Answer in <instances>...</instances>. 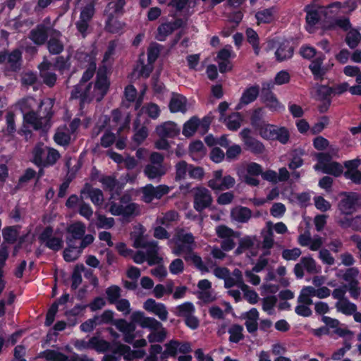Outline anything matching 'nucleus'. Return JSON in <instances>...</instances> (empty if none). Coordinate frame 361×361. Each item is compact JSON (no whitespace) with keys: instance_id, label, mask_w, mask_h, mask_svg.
<instances>
[{"instance_id":"obj_1","label":"nucleus","mask_w":361,"mask_h":361,"mask_svg":"<svg viewBox=\"0 0 361 361\" xmlns=\"http://www.w3.org/2000/svg\"><path fill=\"white\" fill-rule=\"evenodd\" d=\"M132 321L139 324L143 329H149L152 331L147 339L149 343H161L166 337V330L162 324L153 317H146L141 311L134 312L131 315Z\"/></svg>"},{"instance_id":"obj_2","label":"nucleus","mask_w":361,"mask_h":361,"mask_svg":"<svg viewBox=\"0 0 361 361\" xmlns=\"http://www.w3.org/2000/svg\"><path fill=\"white\" fill-rule=\"evenodd\" d=\"M54 100L47 99L42 101L39 104L38 113L30 111L24 114V121L32 126L33 128L39 130L49 126L50 121L54 115Z\"/></svg>"},{"instance_id":"obj_3","label":"nucleus","mask_w":361,"mask_h":361,"mask_svg":"<svg viewBox=\"0 0 361 361\" xmlns=\"http://www.w3.org/2000/svg\"><path fill=\"white\" fill-rule=\"evenodd\" d=\"M344 196L338 204V209L345 216L352 215L361 207V195L355 192H343Z\"/></svg>"},{"instance_id":"obj_4","label":"nucleus","mask_w":361,"mask_h":361,"mask_svg":"<svg viewBox=\"0 0 361 361\" xmlns=\"http://www.w3.org/2000/svg\"><path fill=\"white\" fill-rule=\"evenodd\" d=\"M193 207L197 212H202L212 205L213 199L208 189L197 186L193 188Z\"/></svg>"},{"instance_id":"obj_5","label":"nucleus","mask_w":361,"mask_h":361,"mask_svg":"<svg viewBox=\"0 0 361 361\" xmlns=\"http://www.w3.org/2000/svg\"><path fill=\"white\" fill-rule=\"evenodd\" d=\"M110 80L108 78V68L106 66H100L97 71L94 90L98 92L97 102H101L106 95L110 87Z\"/></svg>"},{"instance_id":"obj_6","label":"nucleus","mask_w":361,"mask_h":361,"mask_svg":"<svg viewBox=\"0 0 361 361\" xmlns=\"http://www.w3.org/2000/svg\"><path fill=\"white\" fill-rule=\"evenodd\" d=\"M95 13L94 4L90 2L82 8L79 20L75 23L77 30L81 34L83 38L87 35L89 23L94 17Z\"/></svg>"},{"instance_id":"obj_7","label":"nucleus","mask_w":361,"mask_h":361,"mask_svg":"<svg viewBox=\"0 0 361 361\" xmlns=\"http://www.w3.org/2000/svg\"><path fill=\"white\" fill-rule=\"evenodd\" d=\"M53 233V227L51 226H46L39 235L38 239L41 243H44L46 247L57 252L63 247V242L61 238L54 237Z\"/></svg>"},{"instance_id":"obj_8","label":"nucleus","mask_w":361,"mask_h":361,"mask_svg":"<svg viewBox=\"0 0 361 361\" xmlns=\"http://www.w3.org/2000/svg\"><path fill=\"white\" fill-rule=\"evenodd\" d=\"M325 59L324 54L319 52L315 58L312 59L308 66V68L310 70L314 80H323L329 71L326 66H323Z\"/></svg>"},{"instance_id":"obj_9","label":"nucleus","mask_w":361,"mask_h":361,"mask_svg":"<svg viewBox=\"0 0 361 361\" xmlns=\"http://www.w3.org/2000/svg\"><path fill=\"white\" fill-rule=\"evenodd\" d=\"M51 29L52 28L44 24H38L35 28L30 30L29 38L35 44L42 46L47 42L50 37Z\"/></svg>"},{"instance_id":"obj_10","label":"nucleus","mask_w":361,"mask_h":361,"mask_svg":"<svg viewBox=\"0 0 361 361\" xmlns=\"http://www.w3.org/2000/svg\"><path fill=\"white\" fill-rule=\"evenodd\" d=\"M90 198L95 206H101L104 202V194L102 190L94 188L90 183H85L80 190V200Z\"/></svg>"},{"instance_id":"obj_11","label":"nucleus","mask_w":361,"mask_h":361,"mask_svg":"<svg viewBox=\"0 0 361 361\" xmlns=\"http://www.w3.org/2000/svg\"><path fill=\"white\" fill-rule=\"evenodd\" d=\"M113 352L114 353H118L119 355H123L124 360L126 361H133L135 359L142 358L145 354L143 350H133L130 346L119 342L116 343V346Z\"/></svg>"},{"instance_id":"obj_12","label":"nucleus","mask_w":361,"mask_h":361,"mask_svg":"<svg viewBox=\"0 0 361 361\" xmlns=\"http://www.w3.org/2000/svg\"><path fill=\"white\" fill-rule=\"evenodd\" d=\"M61 33L56 29H51L49 39L47 41V48L51 55H59L64 49V44L61 40Z\"/></svg>"},{"instance_id":"obj_13","label":"nucleus","mask_w":361,"mask_h":361,"mask_svg":"<svg viewBox=\"0 0 361 361\" xmlns=\"http://www.w3.org/2000/svg\"><path fill=\"white\" fill-rule=\"evenodd\" d=\"M84 84L85 83H78L73 86L71 93V99H80V105L91 101L90 99V92L92 87V82L87 83L85 87H83Z\"/></svg>"},{"instance_id":"obj_14","label":"nucleus","mask_w":361,"mask_h":361,"mask_svg":"<svg viewBox=\"0 0 361 361\" xmlns=\"http://www.w3.org/2000/svg\"><path fill=\"white\" fill-rule=\"evenodd\" d=\"M156 133L159 137L174 138L180 133V128L173 121H166L156 127Z\"/></svg>"},{"instance_id":"obj_15","label":"nucleus","mask_w":361,"mask_h":361,"mask_svg":"<svg viewBox=\"0 0 361 361\" xmlns=\"http://www.w3.org/2000/svg\"><path fill=\"white\" fill-rule=\"evenodd\" d=\"M294 48L288 41L282 42L275 51L276 60L282 62L291 59L293 56Z\"/></svg>"},{"instance_id":"obj_16","label":"nucleus","mask_w":361,"mask_h":361,"mask_svg":"<svg viewBox=\"0 0 361 361\" xmlns=\"http://www.w3.org/2000/svg\"><path fill=\"white\" fill-rule=\"evenodd\" d=\"M7 63L8 70L13 73H18L22 68V52L18 49H15L9 53Z\"/></svg>"},{"instance_id":"obj_17","label":"nucleus","mask_w":361,"mask_h":361,"mask_svg":"<svg viewBox=\"0 0 361 361\" xmlns=\"http://www.w3.org/2000/svg\"><path fill=\"white\" fill-rule=\"evenodd\" d=\"M177 241L181 242L185 244V255L192 256L196 254L194 252L195 238L192 233H178L176 235Z\"/></svg>"},{"instance_id":"obj_18","label":"nucleus","mask_w":361,"mask_h":361,"mask_svg":"<svg viewBox=\"0 0 361 361\" xmlns=\"http://www.w3.org/2000/svg\"><path fill=\"white\" fill-rule=\"evenodd\" d=\"M259 94V86L254 85L247 87L243 92L240 103L247 105L257 99Z\"/></svg>"},{"instance_id":"obj_19","label":"nucleus","mask_w":361,"mask_h":361,"mask_svg":"<svg viewBox=\"0 0 361 361\" xmlns=\"http://www.w3.org/2000/svg\"><path fill=\"white\" fill-rule=\"evenodd\" d=\"M91 349L95 350L98 353H104L106 351H111L116 346V343L111 345L109 341L99 338L97 336H92L90 338Z\"/></svg>"},{"instance_id":"obj_20","label":"nucleus","mask_w":361,"mask_h":361,"mask_svg":"<svg viewBox=\"0 0 361 361\" xmlns=\"http://www.w3.org/2000/svg\"><path fill=\"white\" fill-rule=\"evenodd\" d=\"M151 246L147 249L146 257L147 262L149 266L159 264L162 261V258L159 257V247L157 241H150Z\"/></svg>"},{"instance_id":"obj_21","label":"nucleus","mask_w":361,"mask_h":361,"mask_svg":"<svg viewBox=\"0 0 361 361\" xmlns=\"http://www.w3.org/2000/svg\"><path fill=\"white\" fill-rule=\"evenodd\" d=\"M124 24L115 18V14L109 13L107 14V18L105 22V29L107 32L116 34L120 32L123 28Z\"/></svg>"},{"instance_id":"obj_22","label":"nucleus","mask_w":361,"mask_h":361,"mask_svg":"<svg viewBox=\"0 0 361 361\" xmlns=\"http://www.w3.org/2000/svg\"><path fill=\"white\" fill-rule=\"evenodd\" d=\"M165 173L166 171L163 166L147 164L144 169V174L149 180L160 179Z\"/></svg>"},{"instance_id":"obj_23","label":"nucleus","mask_w":361,"mask_h":361,"mask_svg":"<svg viewBox=\"0 0 361 361\" xmlns=\"http://www.w3.org/2000/svg\"><path fill=\"white\" fill-rule=\"evenodd\" d=\"M360 271L357 267H349L345 270L339 269L336 274V276L343 281L348 282V283H353V281H358L357 279Z\"/></svg>"},{"instance_id":"obj_24","label":"nucleus","mask_w":361,"mask_h":361,"mask_svg":"<svg viewBox=\"0 0 361 361\" xmlns=\"http://www.w3.org/2000/svg\"><path fill=\"white\" fill-rule=\"evenodd\" d=\"M243 144L245 149L255 155L262 154L265 152V146L264 144L254 137L249 139Z\"/></svg>"},{"instance_id":"obj_25","label":"nucleus","mask_w":361,"mask_h":361,"mask_svg":"<svg viewBox=\"0 0 361 361\" xmlns=\"http://www.w3.org/2000/svg\"><path fill=\"white\" fill-rule=\"evenodd\" d=\"M44 153H45V151H44L43 143H42V142L37 143L32 151V162L38 167H44Z\"/></svg>"},{"instance_id":"obj_26","label":"nucleus","mask_w":361,"mask_h":361,"mask_svg":"<svg viewBox=\"0 0 361 361\" xmlns=\"http://www.w3.org/2000/svg\"><path fill=\"white\" fill-rule=\"evenodd\" d=\"M18 230L17 226H6L2 230V236L5 244H14L18 238Z\"/></svg>"},{"instance_id":"obj_27","label":"nucleus","mask_w":361,"mask_h":361,"mask_svg":"<svg viewBox=\"0 0 361 361\" xmlns=\"http://www.w3.org/2000/svg\"><path fill=\"white\" fill-rule=\"evenodd\" d=\"M224 122L226 123L228 130L236 131L241 126L243 117L239 112L233 113L227 118H223Z\"/></svg>"},{"instance_id":"obj_28","label":"nucleus","mask_w":361,"mask_h":361,"mask_svg":"<svg viewBox=\"0 0 361 361\" xmlns=\"http://www.w3.org/2000/svg\"><path fill=\"white\" fill-rule=\"evenodd\" d=\"M199 126L200 119L197 116H192L184 123L182 133L186 137H191L195 133Z\"/></svg>"},{"instance_id":"obj_29","label":"nucleus","mask_w":361,"mask_h":361,"mask_svg":"<svg viewBox=\"0 0 361 361\" xmlns=\"http://www.w3.org/2000/svg\"><path fill=\"white\" fill-rule=\"evenodd\" d=\"M250 123L252 128L256 130L266 123L264 120V111L262 107H258L253 110L250 116Z\"/></svg>"},{"instance_id":"obj_30","label":"nucleus","mask_w":361,"mask_h":361,"mask_svg":"<svg viewBox=\"0 0 361 361\" xmlns=\"http://www.w3.org/2000/svg\"><path fill=\"white\" fill-rule=\"evenodd\" d=\"M85 269L82 264H78L75 266L73 273L71 274V288L73 290H76L78 286L82 283V279L81 273Z\"/></svg>"},{"instance_id":"obj_31","label":"nucleus","mask_w":361,"mask_h":361,"mask_svg":"<svg viewBox=\"0 0 361 361\" xmlns=\"http://www.w3.org/2000/svg\"><path fill=\"white\" fill-rule=\"evenodd\" d=\"M6 126L3 129L2 132L8 137H14L15 133L17 131L15 122V114L12 111H8L6 116Z\"/></svg>"},{"instance_id":"obj_32","label":"nucleus","mask_w":361,"mask_h":361,"mask_svg":"<svg viewBox=\"0 0 361 361\" xmlns=\"http://www.w3.org/2000/svg\"><path fill=\"white\" fill-rule=\"evenodd\" d=\"M195 311V306L191 302H185L176 307L174 314L179 317H187L193 314Z\"/></svg>"},{"instance_id":"obj_33","label":"nucleus","mask_w":361,"mask_h":361,"mask_svg":"<svg viewBox=\"0 0 361 361\" xmlns=\"http://www.w3.org/2000/svg\"><path fill=\"white\" fill-rule=\"evenodd\" d=\"M169 107L172 113H185L187 111L186 98L185 97L172 98L169 102Z\"/></svg>"},{"instance_id":"obj_34","label":"nucleus","mask_w":361,"mask_h":361,"mask_svg":"<svg viewBox=\"0 0 361 361\" xmlns=\"http://www.w3.org/2000/svg\"><path fill=\"white\" fill-rule=\"evenodd\" d=\"M247 41L252 47L254 53L256 56L259 54V39L258 34L252 28H247L246 30Z\"/></svg>"},{"instance_id":"obj_35","label":"nucleus","mask_w":361,"mask_h":361,"mask_svg":"<svg viewBox=\"0 0 361 361\" xmlns=\"http://www.w3.org/2000/svg\"><path fill=\"white\" fill-rule=\"evenodd\" d=\"M243 331V326L238 324H233L228 330V333L230 334L229 341L234 343H239L244 338Z\"/></svg>"},{"instance_id":"obj_36","label":"nucleus","mask_w":361,"mask_h":361,"mask_svg":"<svg viewBox=\"0 0 361 361\" xmlns=\"http://www.w3.org/2000/svg\"><path fill=\"white\" fill-rule=\"evenodd\" d=\"M305 11H306L305 20L307 25L314 27L321 19L319 12L310 6H306Z\"/></svg>"},{"instance_id":"obj_37","label":"nucleus","mask_w":361,"mask_h":361,"mask_svg":"<svg viewBox=\"0 0 361 361\" xmlns=\"http://www.w3.org/2000/svg\"><path fill=\"white\" fill-rule=\"evenodd\" d=\"M189 164L185 161L181 160L176 163L175 165V178L176 182L185 180L187 176V173L189 171Z\"/></svg>"},{"instance_id":"obj_38","label":"nucleus","mask_w":361,"mask_h":361,"mask_svg":"<svg viewBox=\"0 0 361 361\" xmlns=\"http://www.w3.org/2000/svg\"><path fill=\"white\" fill-rule=\"evenodd\" d=\"M39 357L44 358L47 361H64L67 355L54 350L47 349L40 353Z\"/></svg>"},{"instance_id":"obj_39","label":"nucleus","mask_w":361,"mask_h":361,"mask_svg":"<svg viewBox=\"0 0 361 361\" xmlns=\"http://www.w3.org/2000/svg\"><path fill=\"white\" fill-rule=\"evenodd\" d=\"M336 307L338 312L345 315H352L357 311L356 305L350 302L348 299L337 302L336 303Z\"/></svg>"},{"instance_id":"obj_40","label":"nucleus","mask_w":361,"mask_h":361,"mask_svg":"<svg viewBox=\"0 0 361 361\" xmlns=\"http://www.w3.org/2000/svg\"><path fill=\"white\" fill-rule=\"evenodd\" d=\"M322 171L324 173L338 178L341 176L343 173V165L338 161H334L325 166V169Z\"/></svg>"},{"instance_id":"obj_41","label":"nucleus","mask_w":361,"mask_h":361,"mask_svg":"<svg viewBox=\"0 0 361 361\" xmlns=\"http://www.w3.org/2000/svg\"><path fill=\"white\" fill-rule=\"evenodd\" d=\"M277 126L273 124L265 123L257 131L259 135L267 140H274V135L276 134V129Z\"/></svg>"},{"instance_id":"obj_42","label":"nucleus","mask_w":361,"mask_h":361,"mask_svg":"<svg viewBox=\"0 0 361 361\" xmlns=\"http://www.w3.org/2000/svg\"><path fill=\"white\" fill-rule=\"evenodd\" d=\"M235 219L240 223H246L252 216V211L246 207H240L235 212H232Z\"/></svg>"},{"instance_id":"obj_43","label":"nucleus","mask_w":361,"mask_h":361,"mask_svg":"<svg viewBox=\"0 0 361 361\" xmlns=\"http://www.w3.org/2000/svg\"><path fill=\"white\" fill-rule=\"evenodd\" d=\"M109 304H114L121 296V288L117 285H111L105 290Z\"/></svg>"},{"instance_id":"obj_44","label":"nucleus","mask_w":361,"mask_h":361,"mask_svg":"<svg viewBox=\"0 0 361 361\" xmlns=\"http://www.w3.org/2000/svg\"><path fill=\"white\" fill-rule=\"evenodd\" d=\"M216 233L219 238L226 239L229 238H237L239 233L234 231L232 228L226 225H219L216 227Z\"/></svg>"},{"instance_id":"obj_45","label":"nucleus","mask_w":361,"mask_h":361,"mask_svg":"<svg viewBox=\"0 0 361 361\" xmlns=\"http://www.w3.org/2000/svg\"><path fill=\"white\" fill-rule=\"evenodd\" d=\"M173 28L170 22L163 23L157 28L156 39L158 41L164 42L167 36L173 32Z\"/></svg>"},{"instance_id":"obj_46","label":"nucleus","mask_w":361,"mask_h":361,"mask_svg":"<svg viewBox=\"0 0 361 361\" xmlns=\"http://www.w3.org/2000/svg\"><path fill=\"white\" fill-rule=\"evenodd\" d=\"M267 231L263 235V240H262V248L263 249H271L274 244V233H273V225L271 221H268L267 223Z\"/></svg>"},{"instance_id":"obj_47","label":"nucleus","mask_w":361,"mask_h":361,"mask_svg":"<svg viewBox=\"0 0 361 361\" xmlns=\"http://www.w3.org/2000/svg\"><path fill=\"white\" fill-rule=\"evenodd\" d=\"M68 233L71 234L70 238H72L75 240L81 239L85 233V228L84 224L82 223H76L71 225L68 229Z\"/></svg>"},{"instance_id":"obj_48","label":"nucleus","mask_w":361,"mask_h":361,"mask_svg":"<svg viewBox=\"0 0 361 361\" xmlns=\"http://www.w3.org/2000/svg\"><path fill=\"white\" fill-rule=\"evenodd\" d=\"M135 324L136 323L133 322L132 320L131 322H128L125 319H116L114 322L116 329L123 334L129 331H135L136 329Z\"/></svg>"},{"instance_id":"obj_49","label":"nucleus","mask_w":361,"mask_h":361,"mask_svg":"<svg viewBox=\"0 0 361 361\" xmlns=\"http://www.w3.org/2000/svg\"><path fill=\"white\" fill-rule=\"evenodd\" d=\"M316 157L318 163L314 166L315 170L322 169L323 171L325 166L332 162V156L329 152H319Z\"/></svg>"},{"instance_id":"obj_50","label":"nucleus","mask_w":361,"mask_h":361,"mask_svg":"<svg viewBox=\"0 0 361 361\" xmlns=\"http://www.w3.org/2000/svg\"><path fill=\"white\" fill-rule=\"evenodd\" d=\"M99 181L102 184L104 190L110 192H113L118 184V180L113 176H102Z\"/></svg>"},{"instance_id":"obj_51","label":"nucleus","mask_w":361,"mask_h":361,"mask_svg":"<svg viewBox=\"0 0 361 361\" xmlns=\"http://www.w3.org/2000/svg\"><path fill=\"white\" fill-rule=\"evenodd\" d=\"M274 8H265L259 11L255 14V18L259 23H270L273 20Z\"/></svg>"},{"instance_id":"obj_52","label":"nucleus","mask_w":361,"mask_h":361,"mask_svg":"<svg viewBox=\"0 0 361 361\" xmlns=\"http://www.w3.org/2000/svg\"><path fill=\"white\" fill-rule=\"evenodd\" d=\"M55 142L63 147H66L71 143V134L69 132L57 130L54 135Z\"/></svg>"},{"instance_id":"obj_53","label":"nucleus","mask_w":361,"mask_h":361,"mask_svg":"<svg viewBox=\"0 0 361 361\" xmlns=\"http://www.w3.org/2000/svg\"><path fill=\"white\" fill-rule=\"evenodd\" d=\"M333 87L327 85H321L317 90V97L319 101L331 99V94H333Z\"/></svg>"},{"instance_id":"obj_54","label":"nucleus","mask_w":361,"mask_h":361,"mask_svg":"<svg viewBox=\"0 0 361 361\" xmlns=\"http://www.w3.org/2000/svg\"><path fill=\"white\" fill-rule=\"evenodd\" d=\"M142 201L145 203H150L156 198L154 186L152 184H147L142 188Z\"/></svg>"},{"instance_id":"obj_55","label":"nucleus","mask_w":361,"mask_h":361,"mask_svg":"<svg viewBox=\"0 0 361 361\" xmlns=\"http://www.w3.org/2000/svg\"><path fill=\"white\" fill-rule=\"evenodd\" d=\"M184 259L186 262H192L195 267L202 272H208V267L204 264L201 257L197 253L192 256H183Z\"/></svg>"},{"instance_id":"obj_56","label":"nucleus","mask_w":361,"mask_h":361,"mask_svg":"<svg viewBox=\"0 0 361 361\" xmlns=\"http://www.w3.org/2000/svg\"><path fill=\"white\" fill-rule=\"evenodd\" d=\"M226 159L228 161H232L238 159L240 154L242 153V148L239 145L233 144L231 146L226 147Z\"/></svg>"},{"instance_id":"obj_57","label":"nucleus","mask_w":361,"mask_h":361,"mask_svg":"<svg viewBox=\"0 0 361 361\" xmlns=\"http://www.w3.org/2000/svg\"><path fill=\"white\" fill-rule=\"evenodd\" d=\"M115 221L112 217H106L104 214H97V227L98 228H111L114 226Z\"/></svg>"},{"instance_id":"obj_58","label":"nucleus","mask_w":361,"mask_h":361,"mask_svg":"<svg viewBox=\"0 0 361 361\" xmlns=\"http://www.w3.org/2000/svg\"><path fill=\"white\" fill-rule=\"evenodd\" d=\"M290 140V133L286 127H278L276 129L274 140L279 141L283 145H286Z\"/></svg>"},{"instance_id":"obj_59","label":"nucleus","mask_w":361,"mask_h":361,"mask_svg":"<svg viewBox=\"0 0 361 361\" xmlns=\"http://www.w3.org/2000/svg\"><path fill=\"white\" fill-rule=\"evenodd\" d=\"M361 40V35L358 31L350 32L345 37V42L350 49L356 48Z\"/></svg>"},{"instance_id":"obj_60","label":"nucleus","mask_w":361,"mask_h":361,"mask_svg":"<svg viewBox=\"0 0 361 361\" xmlns=\"http://www.w3.org/2000/svg\"><path fill=\"white\" fill-rule=\"evenodd\" d=\"M60 158L59 152L54 148H48V152L46 158L44 159V167L53 166L56 164Z\"/></svg>"},{"instance_id":"obj_61","label":"nucleus","mask_w":361,"mask_h":361,"mask_svg":"<svg viewBox=\"0 0 361 361\" xmlns=\"http://www.w3.org/2000/svg\"><path fill=\"white\" fill-rule=\"evenodd\" d=\"M360 164V160L357 158L352 160L345 161L343 162V167L346 169L345 171H343V176L345 179L348 178V176L347 175V173L348 172L349 174H352L358 169L359 165Z\"/></svg>"},{"instance_id":"obj_62","label":"nucleus","mask_w":361,"mask_h":361,"mask_svg":"<svg viewBox=\"0 0 361 361\" xmlns=\"http://www.w3.org/2000/svg\"><path fill=\"white\" fill-rule=\"evenodd\" d=\"M300 262L308 273L317 272L316 262L312 257H302L300 259Z\"/></svg>"},{"instance_id":"obj_63","label":"nucleus","mask_w":361,"mask_h":361,"mask_svg":"<svg viewBox=\"0 0 361 361\" xmlns=\"http://www.w3.org/2000/svg\"><path fill=\"white\" fill-rule=\"evenodd\" d=\"M98 316H94V317L89 319L82 323L80 326V329L82 331L85 333H90L94 330L96 326L98 325L97 321L99 320Z\"/></svg>"},{"instance_id":"obj_64","label":"nucleus","mask_w":361,"mask_h":361,"mask_svg":"<svg viewBox=\"0 0 361 361\" xmlns=\"http://www.w3.org/2000/svg\"><path fill=\"white\" fill-rule=\"evenodd\" d=\"M300 54L302 58L308 60L313 59L318 55L317 49L311 46L302 45L300 49Z\"/></svg>"}]
</instances>
